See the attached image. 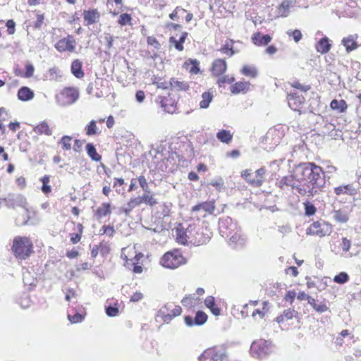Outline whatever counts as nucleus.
Returning a JSON list of instances; mask_svg holds the SVG:
<instances>
[{
  "label": "nucleus",
  "instance_id": "nucleus-32",
  "mask_svg": "<svg viewBox=\"0 0 361 361\" xmlns=\"http://www.w3.org/2000/svg\"><path fill=\"white\" fill-rule=\"evenodd\" d=\"M333 218L337 222H339L341 224L346 223L349 219L348 214L347 212H345L344 210H341V209L334 210L333 212Z\"/></svg>",
  "mask_w": 361,
  "mask_h": 361
},
{
  "label": "nucleus",
  "instance_id": "nucleus-5",
  "mask_svg": "<svg viewBox=\"0 0 361 361\" xmlns=\"http://www.w3.org/2000/svg\"><path fill=\"white\" fill-rule=\"evenodd\" d=\"M182 309L180 306H175L173 307L172 303H168L159 310V314L163 318L165 322H169L173 317L180 315Z\"/></svg>",
  "mask_w": 361,
  "mask_h": 361
},
{
  "label": "nucleus",
  "instance_id": "nucleus-34",
  "mask_svg": "<svg viewBox=\"0 0 361 361\" xmlns=\"http://www.w3.org/2000/svg\"><path fill=\"white\" fill-rule=\"evenodd\" d=\"M216 137L221 142L228 144L232 140L233 135L230 133L229 130H221L216 133Z\"/></svg>",
  "mask_w": 361,
  "mask_h": 361
},
{
  "label": "nucleus",
  "instance_id": "nucleus-46",
  "mask_svg": "<svg viewBox=\"0 0 361 361\" xmlns=\"http://www.w3.org/2000/svg\"><path fill=\"white\" fill-rule=\"evenodd\" d=\"M116 305L117 304H116L115 306L111 305L105 306V312L109 317H116L118 315V307Z\"/></svg>",
  "mask_w": 361,
  "mask_h": 361
},
{
  "label": "nucleus",
  "instance_id": "nucleus-7",
  "mask_svg": "<svg viewBox=\"0 0 361 361\" xmlns=\"http://www.w3.org/2000/svg\"><path fill=\"white\" fill-rule=\"evenodd\" d=\"M309 233L324 236L329 232V226L325 221H314L309 228Z\"/></svg>",
  "mask_w": 361,
  "mask_h": 361
},
{
  "label": "nucleus",
  "instance_id": "nucleus-53",
  "mask_svg": "<svg viewBox=\"0 0 361 361\" xmlns=\"http://www.w3.org/2000/svg\"><path fill=\"white\" fill-rule=\"evenodd\" d=\"M147 42L148 44L152 45L156 49H159L161 47L160 43L157 41V39L153 37L149 36L147 38Z\"/></svg>",
  "mask_w": 361,
  "mask_h": 361
},
{
  "label": "nucleus",
  "instance_id": "nucleus-59",
  "mask_svg": "<svg viewBox=\"0 0 361 361\" xmlns=\"http://www.w3.org/2000/svg\"><path fill=\"white\" fill-rule=\"evenodd\" d=\"M169 42L171 44H173L177 50H178V51L183 50V43H180V40L177 41L174 37H170Z\"/></svg>",
  "mask_w": 361,
  "mask_h": 361
},
{
  "label": "nucleus",
  "instance_id": "nucleus-50",
  "mask_svg": "<svg viewBox=\"0 0 361 361\" xmlns=\"http://www.w3.org/2000/svg\"><path fill=\"white\" fill-rule=\"evenodd\" d=\"M72 137L68 135L63 136L60 140V143L63 145V149L66 150H69L71 148V145L70 143Z\"/></svg>",
  "mask_w": 361,
  "mask_h": 361
},
{
  "label": "nucleus",
  "instance_id": "nucleus-61",
  "mask_svg": "<svg viewBox=\"0 0 361 361\" xmlns=\"http://www.w3.org/2000/svg\"><path fill=\"white\" fill-rule=\"evenodd\" d=\"M77 297V294L75 290L73 288H68L66 291V300L71 301V298H75Z\"/></svg>",
  "mask_w": 361,
  "mask_h": 361
},
{
  "label": "nucleus",
  "instance_id": "nucleus-29",
  "mask_svg": "<svg viewBox=\"0 0 361 361\" xmlns=\"http://www.w3.org/2000/svg\"><path fill=\"white\" fill-rule=\"evenodd\" d=\"M142 203V200H140L139 197L131 199L127 204L126 207H122L120 210L121 212H124L126 215H129L130 212L135 208L136 206Z\"/></svg>",
  "mask_w": 361,
  "mask_h": 361
},
{
  "label": "nucleus",
  "instance_id": "nucleus-43",
  "mask_svg": "<svg viewBox=\"0 0 361 361\" xmlns=\"http://www.w3.org/2000/svg\"><path fill=\"white\" fill-rule=\"evenodd\" d=\"M304 207L305 214L307 216H311L316 213L317 209L315 206L309 202H306L304 203Z\"/></svg>",
  "mask_w": 361,
  "mask_h": 361
},
{
  "label": "nucleus",
  "instance_id": "nucleus-38",
  "mask_svg": "<svg viewBox=\"0 0 361 361\" xmlns=\"http://www.w3.org/2000/svg\"><path fill=\"white\" fill-rule=\"evenodd\" d=\"M213 95L212 93L205 92L202 94V101L200 102V106L202 109H207L212 102Z\"/></svg>",
  "mask_w": 361,
  "mask_h": 361
},
{
  "label": "nucleus",
  "instance_id": "nucleus-42",
  "mask_svg": "<svg viewBox=\"0 0 361 361\" xmlns=\"http://www.w3.org/2000/svg\"><path fill=\"white\" fill-rule=\"evenodd\" d=\"M197 300H198V298H196L195 295H189L183 298L181 303L185 307H191L195 305L194 301Z\"/></svg>",
  "mask_w": 361,
  "mask_h": 361
},
{
  "label": "nucleus",
  "instance_id": "nucleus-13",
  "mask_svg": "<svg viewBox=\"0 0 361 361\" xmlns=\"http://www.w3.org/2000/svg\"><path fill=\"white\" fill-rule=\"evenodd\" d=\"M84 22L85 25H90L95 23L99 20L100 13L97 9L85 10L83 12Z\"/></svg>",
  "mask_w": 361,
  "mask_h": 361
},
{
  "label": "nucleus",
  "instance_id": "nucleus-55",
  "mask_svg": "<svg viewBox=\"0 0 361 361\" xmlns=\"http://www.w3.org/2000/svg\"><path fill=\"white\" fill-rule=\"evenodd\" d=\"M131 20V17L128 13H123L120 16L118 19V23L121 25H125L127 23H130Z\"/></svg>",
  "mask_w": 361,
  "mask_h": 361
},
{
  "label": "nucleus",
  "instance_id": "nucleus-54",
  "mask_svg": "<svg viewBox=\"0 0 361 361\" xmlns=\"http://www.w3.org/2000/svg\"><path fill=\"white\" fill-rule=\"evenodd\" d=\"M291 86L294 88L299 89L302 90V92H307L310 90L311 87L310 85H304L300 83L298 81H295L291 84Z\"/></svg>",
  "mask_w": 361,
  "mask_h": 361
},
{
  "label": "nucleus",
  "instance_id": "nucleus-2",
  "mask_svg": "<svg viewBox=\"0 0 361 361\" xmlns=\"http://www.w3.org/2000/svg\"><path fill=\"white\" fill-rule=\"evenodd\" d=\"M186 262L185 259L179 252V250H172L167 252L161 259V264L169 269H176Z\"/></svg>",
  "mask_w": 361,
  "mask_h": 361
},
{
  "label": "nucleus",
  "instance_id": "nucleus-30",
  "mask_svg": "<svg viewBox=\"0 0 361 361\" xmlns=\"http://www.w3.org/2000/svg\"><path fill=\"white\" fill-rule=\"evenodd\" d=\"M33 130L39 135L45 134L46 135H51L52 130L50 129L48 123L46 121H42L39 125L35 126Z\"/></svg>",
  "mask_w": 361,
  "mask_h": 361
},
{
  "label": "nucleus",
  "instance_id": "nucleus-17",
  "mask_svg": "<svg viewBox=\"0 0 361 361\" xmlns=\"http://www.w3.org/2000/svg\"><path fill=\"white\" fill-rule=\"evenodd\" d=\"M203 210L205 212L212 214L215 210L214 202H204L194 206L192 208V212H199Z\"/></svg>",
  "mask_w": 361,
  "mask_h": 361
},
{
  "label": "nucleus",
  "instance_id": "nucleus-44",
  "mask_svg": "<svg viewBox=\"0 0 361 361\" xmlns=\"http://www.w3.org/2000/svg\"><path fill=\"white\" fill-rule=\"evenodd\" d=\"M85 133L87 135H93L97 134V127L96 125V121L92 120L90 122V123L85 127Z\"/></svg>",
  "mask_w": 361,
  "mask_h": 361
},
{
  "label": "nucleus",
  "instance_id": "nucleus-35",
  "mask_svg": "<svg viewBox=\"0 0 361 361\" xmlns=\"http://www.w3.org/2000/svg\"><path fill=\"white\" fill-rule=\"evenodd\" d=\"M87 153L89 157L95 161H99L102 157L97 152L95 147L92 143H88L86 145Z\"/></svg>",
  "mask_w": 361,
  "mask_h": 361
},
{
  "label": "nucleus",
  "instance_id": "nucleus-52",
  "mask_svg": "<svg viewBox=\"0 0 361 361\" xmlns=\"http://www.w3.org/2000/svg\"><path fill=\"white\" fill-rule=\"evenodd\" d=\"M287 35L290 37L292 36L295 42H298L302 38V33L299 30H288Z\"/></svg>",
  "mask_w": 361,
  "mask_h": 361
},
{
  "label": "nucleus",
  "instance_id": "nucleus-31",
  "mask_svg": "<svg viewBox=\"0 0 361 361\" xmlns=\"http://www.w3.org/2000/svg\"><path fill=\"white\" fill-rule=\"evenodd\" d=\"M330 106L332 109L336 110L338 113H343L344 112L348 106L345 100L341 99V100H336L334 99L331 101L330 104Z\"/></svg>",
  "mask_w": 361,
  "mask_h": 361
},
{
  "label": "nucleus",
  "instance_id": "nucleus-33",
  "mask_svg": "<svg viewBox=\"0 0 361 361\" xmlns=\"http://www.w3.org/2000/svg\"><path fill=\"white\" fill-rule=\"evenodd\" d=\"M13 255L18 260H23L29 257L33 250H11Z\"/></svg>",
  "mask_w": 361,
  "mask_h": 361
},
{
  "label": "nucleus",
  "instance_id": "nucleus-4",
  "mask_svg": "<svg viewBox=\"0 0 361 361\" xmlns=\"http://www.w3.org/2000/svg\"><path fill=\"white\" fill-rule=\"evenodd\" d=\"M79 97L78 91L73 87L65 88L56 99L61 106H67L75 103Z\"/></svg>",
  "mask_w": 361,
  "mask_h": 361
},
{
  "label": "nucleus",
  "instance_id": "nucleus-10",
  "mask_svg": "<svg viewBox=\"0 0 361 361\" xmlns=\"http://www.w3.org/2000/svg\"><path fill=\"white\" fill-rule=\"evenodd\" d=\"M279 184L281 188H283V185L290 186L292 189L296 190L300 195L305 193V191L302 190V185L295 179V172L290 176H284L280 180Z\"/></svg>",
  "mask_w": 361,
  "mask_h": 361
},
{
  "label": "nucleus",
  "instance_id": "nucleus-48",
  "mask_svg": "<svg viewBox=\"0 0 361 361\" xmlns=\"http://www.w3.org/2000/svg\"><path fill=\"white\" fill-rule=\"evenodd\" d=\"M180 12H187V11L180 6H177L169 15V18L173 20H178L180 18Z\"/></svg>",
  "mask_w": 361,
  "mask_h": 361
},
{
  "label": "nucleus",
  "instance_id": "nucleus-63",
  "mask_svg": "<svg viewBox=\"0 0 361 361\" xmlns=\"http://www.w3.org/2000/svg\"><path fill=\"white\" fill-rule=\"evenodd\" d=\"M190 63H192V67L190 69V72L194 74H197L200 71V68L198 67L199 62L197 60L190 59Z\"/></svg>",
  "mask_w": 361,
  "mask_h": 361
},
{
  "label": "nucleus",
  "instance_id": "nucleus-12",
  "mask_svg": "<svg viewBox=\"0 0 361 361\" xmlns=\"http://www.w3.org/2000/svg\"><path fill=\"white\" fill-rule=\"evenodd\" d=\"M33 243L28 237L16 236L13 239L11 248H32Z\"/></svg>",
  "mask_w": 361,
  "mask_h": 361
},
{
  "label": "nucleus",
  "instance_id": "nucleus-39",
  "mask_svg": "<svg viewBox=\"0 0 361 361\" xmlns=\"http://www.w3.org/2000/svg\"><path fill=\"white\" fill-rule=\"evenodd\" d=\"M139 198L142 200V202H145L150 206H154L157 204V202L153 197V195L148 192H145L143 195Z\"/></svg>",
  "mask_w": 361,
  "mask_h": 361
},
{
  "label": "nucleus",
  "instance_id": "nucleus-21",
  "mask_svg": "<svg viewBox=\"0 0 361 361\" xmlns=\"http://www.w3.org/2000/svg\"><path fill=\"white\" fill-rule=\"evenodd\" d=\"M266 173V169L261 167L255 172L253 175V180H252V185L255 187H260L264 182V176Z\"/></svg>",
  "mask_w": 361,
  "mask_h": 361
},
{
  "label": "nucleus",
  "instance_id": "nucleus-1",
  "mask_svg": "<svg viewBox=\"0 0 361 361\" xmlns=\"http://www.w3.org/2000/svg\"><path fill=\"white\" fill-rule=\"evenodd\" d=\"M295 179L305 191L302 196L314 197L325 186V174L322 169L312 162L301 163L295 168Z\"/></svg>",
  "mask_w": 361,
  "mask_h": 361
},
{
  "label": "nucleus",
  "instance_id": "nucleus-18",
  "mask_svg": "<svg viewBox=\"0 0 361 361\" xmlns=\"http://www.w3.org/2000/svg\"><path fill=\"white\" fill-rule=\"evenodd\" d=\"M6 201L8 202L7 204L13 209L16 207H21L26 209L27 205L26 199L22 195H17L12 198H8Z\"/></svg>",
  "mask_w": 361,
  "mask_h": 361
},
{
  "label": "nucleus",
  "instance_id": "nucleus-8",
  "mask_svg": "<svg viewBox=\"0 0 361 361\" xmlns=\"http://www.w3.org/2000/svg\"><path fill=\"white\" fill-rule=\"evenodd\" d=\"M288 106L294 111H299L301 114L300 109L305 101V98L302 95H298L297 93H290L287 97Z\"/></svg>",
  "mask_w": 361,
  "mask_h": 361
},
{
  "label": "nucleus",
  "instance_id": "nucleus-6",
  "mask_svg": "<svg viewBox=\"0 0 361 361\" xmlns=\"http://www.w3.org/2000/svg\"><path fill=\"white\" fill-rule=\"evenodd\" d=\"M55 48L60 52L69 51H73L75 48V41L72 35H68L59 40L55 44Z\"/></svg>",
  "mask_w": 361,
  "mask_h": 361
},
{
  "label": "nucleus",
  "instance_id": "nucleus-64",
  "mask_svg": "<svg viewBox=\"0 0 361 361\" xmlns=\"http://www.w3.org/2000/svg\"><path fill=\"white\" fill-rule=\"evenodd\" d=\"M319 313H323L329 310V307L325 304H316L313 308Z\"/></svg>",
  "mask_w": 361,
  "mask_h": 361
},
{
  "label": "nucleus",
  "instance_id": "nucleus-24",
  "mask_svg": "<svg viewBox=\"0 0 361 361\" xmlns=\"http://www.w3.org/2000/svg\"><path fill=\"white\" fill-rule=\"evenodd\" d=\"M331 47V44L329 42V39L326 37L322 38L316 45V49L318 52L322 54L327 53Z\"/></svg>",
  "mask_w": 361,
  "mask_h": 361
},
{
  "label": "nucleus",
  "instance_id": "nucleus-62",
  "mask_svg": "<svg viewBox=\"0 0 361 361\" xmlns=\"http://www.w3.org/2000/svg\"><path fill=\"white\" fill-rule=\"evenodd\" d=\"M7 32L9 35L15 32L16 23L13 20H8L6 22Z\"/></svg>",
  "mask_w": 361,
  "mask_h": 361
},
{
  "label": "nucleus",
  "instance_id": "nucleus-15",
  "mask_svg": "<svg viewBox=\"0 0 361 361\" xmlns=\"http://www.w3.org/2000/svg\"><path fill=\"white\" fill-rule=\"evenodd\" d=\"M233 226L232 219L229 216L221 218L219 221V229L222 236L228 235L227 230H232Z\"/></svg>",
  "mask_w": 361,
  "mask_h": 361
},
{
  "label": "nucleus",
  "instance_id": "nucleus-19",
  "mask_svg": "<svg viewBox=\"0 0 361 361\" xmlns=\"http://www.w3.org/2000/svg\"><path fill=\"white\" fill-rule=\"evenodd\" d=\"M226 63L224 59H216L212 63V71L215 75H220L226 70Z\"/></svg>",
  "mask_w": 361,
  "mask_h": 361
},
{
  "label": "nucleus",
  "instance_id": "nucleus-40",
  "mask_svg": "<svg viewBox=\"0 0 361 361\" xmlns=\"http://www.w3.org/2000/svg\"><path fill=\"white\" fill-rule=\"evenodd\" d=\"M242 73L246 76L255 78L257 75V71L253 66H244L241 71Z\"/></svg>",
  "mask_w": 361,
  "mask_h": 361
},
{
  "label": "nucleus",
  "instance_id": "nucleus-16",
  "mask_svg": "<svg viewBox=\"0 0 361 361\" xmlns=\"http://www.w3.org/2000/svg\"><path fill=\"white\" fill-rule=\"evenodd\" d=\"M176 231V241L183 245H187L188 235L187 234V230H185L181 224H179L177 227L175 228Z\"/></svg>",
  "mask_w": 361,
  "mask_h": 361
},
{
  "label": "nucleus",
  "instance_id": "nucleus-9",
  "mask_svg": "<svg viewBox=\"0 0 361 361\" xmlns=\"http://www.w3.org/2000/svg\"><path fill=\"white\" fill-rule=\"evenodd\" d=\"M207 320V315L202 311H197L194 319L190 316L185 317V322L188 326H192L194 325L201 326L204 324Z\"/></svg>",
  "mask_w": 361,
  "mask_h": 361
},
{
  "label": "nucleus",
  "instance_id": "nucleus-49",
  "mask_svg": "<svg viewBox=\"0 0 361 361\" xmlns=\"http://www.w3.org/2000/svg\"><path fill=\"white\" fill-rule=\"evenodd\" d=\"M209 184L220 191L224 186V181L222 178L219 177L217 179L211 180Z\"/></svg>",
  "mask_w": 361,
  "mask_h": 361
},
{
  "label": "nucleus",
  "instance_id": "nucleus-60",
  "mask_svg": "<svg viewBox=\"0 0 361 361\" xmlns=\"http://www.w3.org/2000/svg\"><path fill=\"white\" fill-rule=\"evenodd\" d=\"M234 80H235V78L233 77L229 78L228 76L225 75L224 77L219 78L217 82L219 85V86H221L224 83H228V84L232 83L233 82H234Z\"/></svg>",
  "mask_w": 361,
  "mask_h": 361
},
{
  "label": "nucleus",
  "instance_id": "nucleus-51",
  "mask_svg": "<svg viewBox=\"0 0 361 361\" xmlns=\"http://www.w3.org/2000/svg\"><path fill=\"white\" fill-rule=\"evenodd\" d=\"M138 181H139L140 185L142 188V189L143 190V191L145 192L150 193V191H149V186H148V183L147 182L146 178H145V176H140L138 178Z\"/></svg>",
  "mask_w": 361,
  "mask_h": 361
},
{
  "label": "nucleus",
  "instance_id": "nucleus-56",
  "mask_svg": "<svg viewBox=\"0 0 361 361\" xmlns=\"http://www.w3.org/2000/svg\"><path fill=\"white\" fill-rule=\"evenodd\" d=\"M68 318L71 323H78L82 322L84 317L81 314L77 312L73 316L68 314Z\"/></svg>",
  "mask_w": 361,
  "mask_h": 361
},
{
  "label": "nucleus",
  "instance_id": "nucleus-20",
  "mask_svg": "<svg viewBox=\"0 0 361 361\" xmlns=\"http://www.w3.org/2000/svg\"><path fill=\"white\" fill-rule=\"evenodd\" d=\"M252 42L257 46L267 45L271 40L269 35H261L260 32H256L252 37Z\"/></svg>",
  "mask_w": 361,
  "mask_h": 361
},
{
  "label": "nucleus",
  "instance_id": "nucleus-28",
  "mask_svg": "<svg viewBox=\"0 0 361 361\" xmlns=\"http://www.w3.org/2000/svg\"><path fill=\"white\" fill-rule=\"evenodd\" d=\"M71 73L77 78H82L84 76V72L82 70V62L79 59L73 61Z\"/></svg>",
  "mask_w": 361,
  "mask_h": 361
},
{
  "label": "nucleus",
  "instance_id": "nucleus-23",
  "mask_svg": "<svg viewBox=\"0 0 361 361\" xmlns=\"http://www.w3.org/2000/svg\"><path fill=\"white\" fill-rule=\"evenodd\" d=\"M355 39L356 37L354 35H350L342 39V44L345 47L348 52H350L357 47V44Z\"/></svg>",
  "mask_w": 361,
  "mask_h": 361
},
{
  "label": "nucleus",
  "instance_id": "nucleus-3",
  "mask_svg": "<svg viewBox=\"0 0 361 361\" xmlns=\"http://www.w3.org/2000/svg\"><path fill=\"white\" fill-rule=\"evenodd\" d=\"M271 342L266 340L254 341L250 347V353L252 356L262 359L271 353Z\"/></svg>",
  "mask_w": 361,
  "mask_h": 361
},
{
  "label": "nucleus",
  "instance_id": "nucleus-14",
  "mask_svg": "<svg viewBox=\"0 0 361 361\" xmlns=\"http://www.w3.org/2000/svg\"><path fill=\"white\" fill-rule=\"evenodd\" d=\"M334 192L336 195H348L354 196L357 194V189L353 184L343 185L334 188Z\"/></svg>",
  "mask_w": 361,
  "mask_h": 361
},
{
  "label": "nucleus",
  "instance_id": "nucleus-11",
  "mask_svg": "<svg viewBox=\"0 0 361 361\" xmlns=\"http://www.w3.org/2000/svg\"><path fill=\"white\" fill-rule=\"evenodd\" d=\"M293 6L294 1L293 0H283L277 7V17H287L290 13V8Z\"/></svg>",
  "mask_w": 361,
  "mask_h": 361
},
{
  "label": "nucleus",
  "instance_id": "nucleus-57",
  "mask_svg": "<svg viewBox=\"0 0 361 361\" xmlns=\"http://www.w3.org/2000/svg\"><path fill=\"white\" fill-rule=\"evenodd\" d=\"M298 312L293 309L285 310L283 313V317H285L286 319H290L293 317H295Z\"/></svg>",
  "mask_w": 361,
  "mask_h": 361
},
{
  "label": "nucleus",
  "instance_id": "nucleus-26",
  "mask_svg": "<svg viewBox=\"0 0 361 361\" xmlns=\"http://www.w3.org/2000/svg\"><path fill=\"white\" fill-rule=\"evenodd\" d=\"M160 99V104L164 111L172 114L176 111L174 101L167 97H161Z\"/></svg>",
  "mask_w": 361,
  "mask_h": 361
},
{
  "label": "nucleus",
  "instance_id": "nucleus-22",
  "mask_svg": "<svg viewBox=\"0 0 361 361\" xmlns=\"http://www.w3.org/2000/svg\"><path fill=\"white\" fill-rule=\"evenodd\" d=\"M33 97V91L27 87H22L18 92V98L21 101H29Z\"/></svg>",
  "mask_w": 361,
  "mask_h": 361
},
{
  "label": "nucleus",
  "instance_id": "nucleus-58",
  "mask_svg": "<svg viewBox=\"0 0 361 361\" xmlns=\"http://www.w3.org/2000/svg\"><path fill=\"white\" fill-rule=\"evenodd\" d=\"M242 176L252 185V180H253V174L251 170L246 169L242 172Z\"/></svg>",
  "mask_w": 361,
  "mask_h": 361
},
{
  "label": "nucleus",
  "instance_id": "nucleus-37",
  "mask_svg": "<svg viewBox=\"0 0 361 361\" xmlns=\"http://www.w3.org/2000/svg\"><path fill=\"white\" fill-rule=\"evenodd\" d=\"M170 86L172 89L176 90H187L188 89V85L183 81H178L174 78H171L169 82Z\"/></svg>",
  "mask_w": 361,
  "mask_h": 361
},
{
  "label": "nucleus",
  "instance_id": "nucleus-36",
  "mask_svg": "<svg viewBox=\"0 0 361 361\" xmlns=\"http://www.w3.org/2000/svg\"><path fill=\"white\" fill-rule=\"evenodd\" d=\"M205 353H212L211 356L213 361H223V360L226 357L224 349H221L219 350L213 349L210 352H205Z\"/></svg>",
  "mask_w": 361,
  "mask_h": 361
},
{
  "label": "nucleus",
  "instance_id": "nucleus-25",
  "mask_svg": "<svg viewBox=\"0 0 361 361\" xmlns=\"http://www.w3.org/2000/svg\"><path fill=\"white\" fill-rule=\"evenodd\" d=\"M111 213L110 203H103L99 207L95 212V216L97 219H100Z\"/></svg>",
  "mask_w": 361,
  "mask_h": 361
},
{
  "label": "nucleus",
  "instance_id": "nucleus-41",
  "mask_svg": "<svg viewBox=\"0 0 361 361\" xmlns=\"http://www.w3.org/2000/svg\"><path fill=\"white\" fill-rule=\"evenodd\" d=\"M349 280V276L346 272H341L336 275L334 278V281L338 284H344Z\"/></svg>",
  "mask_w": 361,
  "mask_h": 361
},
{
  "label": "nucleus",
  "instance_id": "nucleus-45",
  "mask_svg": "<svg viewBox=\"0 0 361 361\" xmlns=\"http://www.w3.org/2000/svg\"><path fill=\"white\" fill-rule=\"evenodd\" d=\"M354 250L355 252H350V250H341V252H337L336 254L340 255L341 257L347 259L352 257L353 256H357L359 255L358 250Z\"/></svg>",
  "mask_w": 361,
  "mask_h": 361
},
{
  "label": "nucleus",
  "instance_id": "nucleus-27",
  "mask_svg": "<svg viewBox=\"0 0 361 361\" xmlns=\"http://www.w3.org/2000/svg\"><path fill=\"white\" fill-rule=\"evenodd\" d=\"M250 83L249 82H238L235 83L231 87V91L233 94H238L241 92H247L249 90Z\"/></svg>",
  "mask_w": 361,
  "mask_h": 361
},
{
  "label": "nucleus",
  "instance_id": "nucleus-47",
  "mask_svg": "<svg viewBox=\"0 0 361 361\" xmlns=\"http://www.w3.org/2000/svg\"><path fill=\"white\" fill-rule=\"evenodd\" d=\"M61 77L60 71L58 68L53 67L49 70V79L51 80H57Z\"/></svg>",
  "mask_w": 361,
  "mask_h": 361
}]
</instances>
